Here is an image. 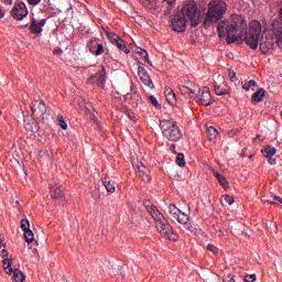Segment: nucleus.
<instances>
[{
	"instance_id": "8",
	"label": "nucleus",
	"mask_w": 282,
	"mask_h": 282,
	"mask_svg": "<svg viewBox=\"0 0 282 282\" xmlns=\"http://www.w3.org/2000/svg\"><path fill=\"white\" fill-rule=\"evenodd\" d=\"M31 110L33 118L36 120H46V118H50V111H47V106H45L43 99L35 100L31 106Z\"/></svg>"
},
{
	"instance_id": "41",
	"label": "nucleus",
	"mask_w": 282,
	"mask_h": 282,
	"mask_svg": "<svg viewBox=\"0 0 282 282\" xmlns=\"http://www.w3.org/2000/svg\"><path fill=\"white\" fill-rule=\"evenodd\" d=\"M30 6H39L41 0H28Z\"/></svg>"
},
{
	"instance_id": "1",
	"label": "nucleus",
	"mask_w": 282,
	"mask_h": 282,
	"mask_svg": "<svg viewBox=\"0 0 282 282\" xmlns=\"http://www.w3.org/2000/svg\"><path fill=\"white\" fill-rule=\"evenodd\" d=\"M217 30L219 39H226L227 36V43H241V41H245L251 50H257L260 45L262 54H268L274 45L272 37L261 36V22L257 20L250 22L248 33V22H246L245 17L239 14H234L229 19L218 22Z\"/></svg>"
},
{
	"instance_id": "18",
	"label": "nucleus",
	"mask_w": 282,
	"mask_h": 282,
	"mask_svg": "<svg viewBox=\"0 0 282 282\" xmlns=\"http://www.w3.org/2000/svg\"><path fill=\"white\" fill-rule=\"evenodd\" d=\"M164 94L170 105H175V102H177V96H175V93L173 91V89L165 87Z\"/></svg>"
},
{
	"instance_id": "30",
	"label": "nucleus",
	"mask_w": 282,
	"mask_h": 282,
	"mask_svg": "<svg viewBox=\"0 0 282 282\" xmlns=\"http://www.w3.org/2000/svg\"><path fill=\"white\" fill-rule=\"evenodd\" d=\"M252 87H257V82H254L252 79L242 85V89H245V91H250V89H252Z\"/></svg>"
},
{
	"instance_id": "42",
	"label": "nucleus",
	"mask_w": 282,
	"mask_h": 282,
	"mask_svg": "<svg viewBox=\"0 0 282 282\" xmlns=\"http://www.w3.org/2000/svg\"><path fill=\"white\" fill-rule=\"evenodd\" d=\"M12 1L13 0H2V3H4V6H12Z\"/></svg>"
},
{
	"instance_id": "24",
	"label": "nucleus",
	"mask_w": 282,
	"mask_h": 282,
	"mask_svg": "<svg viewBox=\"0 0 282 282\" xmlns=\"http://www.w3.org/2000/svg\"><path fill=\"white\" fill-rule=\"evenodd\" d=\"M2 265L7 272V274L9 275H12V261L9 259V258H6L3 261H2Z\"/></svg>"
},
{
	"instance_id": "54",
	"label": "nucleus",
	"mask_w": 282,
	"mask_h": 282,
	"mask_svg": "<svg viewBox=\"0 0 282 282\" xmlns=\"http://www.w3.org/2000/svg\"><path fill=\"white\" fill-rule=\"evenodd\" d=\"M235 77H231V80H234Z\"/></svg>"
},
{
	"instance_id": "40",
	"label": "nucleus",
	"mask_w": 282,
	"mask_h": 282,
	"mask_svg": "<svg viewBox=\"0 0 282 282\" xmlns=\"http://www.w3.org/2000/svg\"><path fill=\"white\" fill-rule=\"evenodd\" d=\"M0 257H2L3 260H4V259H8V257H9L8 250L2 249V251H1V253H0Z\"/></svg>"
},
{
	"instance_id": "21",
	"label": "nucleus",
	"mask_w": 282,
	"mask_h": 282,
	"mask_svg": "<svg viewBox=\"0 0 282 282\" xmlns=\"http://www.w3.org/2000/svg\"><path fill=\"white\" fill-rule=\"evenodd\" d=\"M207 134L210 142H215L219 135V131L213 126L207 127Z\"/></svg>"
},
{
	"instance_id": "37",
	"label": "nucleus",
	"mask_w": 282,
	"mask_h": 282,
	"mask_svg": "<svg viewBox=\"0 0 282 282\" xmlns=\"http://www.w3.org/2000/svg\"><path fill=\"white\" fill-rule=\"evenodd\" d=\"M207 250L209 252H213V254H217V252H219V249L216 246H214V245H208L207 246Z\"/></svg>"
},
{
	"instance_id": "10",
	"label": "nucleus",
	"mask_w": 282,
	"mask_h": 282,
	"mask_svg": "<svg viewBox=\"0 0 282 282\" xmlns=\"http://www.w3.org/2000/svg\"><path fill=\"white\" fill-rule=\"evenodd\" d=\"M214 91L216 96H227L228 85H226V78L223 75H217L214 80Z\"/></svg>"
},
{
	"instance_id": "39",
	"label": "nucleus",
	"mask_w": 282,
	"mask_h": 282,
	"mask_svg": "<svg viewBox=\"0 0 282 282\" xmlns=\"http://www.w3.org/2000/svg\"><path fill=\"white\" fill-rule=\"evenodd\" d=\"M246 282H254L257 281V274H250L245 279Z\"/></svg>"
},
{
	"instance_id": "32",
	"label": "nucleus",
	"mask_w": 282,
	"mask_h": 282,
	"mask_svg": "<svg viewBox=\"0 0 282 282\" xmlns=\"http://www.w3.org/2000/svg\"><path fill=\"white\" fill-rule=\"evenodd\" d=\"M119 40L120 36H118L116 33H108V41H110L112 45H116Z\"/></svg>"
},
{
	"instance_id": "5",
	"label": "nucleus",
	"mask_w": 282,
	"mask_h": 282,
	"mask_svg": "<svg viewBox=\"0 0 282 282\" xmlns=\"http://www.w3.org/2000/svg\"><path fill=\"white\" fill-rule=\"evenodd\" d=\"M169 213H170V219H172V221H178V224H181V226H183L185 230H189V232H197V230L199 229L198 225H195L194 223H189L191 218L188 214L180 210L177 206L170 205Z\"/></svg>"
},
{
	"instance_id": "14",
	"label": "nucleus",
	"mask_w": 282,
	"mask_h": 282,
	"mask_svg": "<svg viewBox=\"0 0 282 282\" xmlns=\"http://www.w3.org/2000/svg\"><path fill=\"white\" fill-rule=\"evenodd\" d=\"M45 23H47V19L36 20L33 18L31 20V25H30L31 34H41L43 32V28L45 26Z\"/></svg>"
},
{
	"instance_id": "6",
	"label": "nucleus",
	"mask_w": 282,
	"mask_h": 282,
	"mask_svg": "<svg viewBox=\"0 0 282 282\" xmlns=\"http://www.w3.org/2000/svg\"><path fill=\"white\" fill-rule=\"evenodd\" d=\"M160 129L166 140H170L171 142H180V139L182 138V131L180 130V127H177V123L173 121V119L161 120Z\"/></svg>"
},
{
	"instance_id": "52",
	"label": "nucleus",
	"mask_w": 282,
	"mask_h": 282,
	"mask_svg": "<svg viewBox=\"0 0 282 282\" xmlns=\"http://www.w3.org/2000/svg\"><path fill=\"white\" fill-rule=\"evenodd\" d=\"M24 28H28V24H25Z\"/></svg>"
},
{
	"instance_id": "23",
	"label": "nucleus",
	"mask_w": 282,
	"mask_h": 282,
	"mask_svg": "<svg viewBox=\"0 0 282 282\" xmlns=\"http://www.w3.org/2000/svg\"><path fill=\"white\" fill-rule=\"evenodd\" d=\"M13 281L15 282H25V275L23 274V272H21V270L15 269L13 272Z\"/></svg>"
},
{
	"instance_id": "51",
	"label": "nucleus",
	"mask_w": 282,
	"mask_h": 282,
	"mask_svg": "<svg viewBox=\"0 0 282 282\" xmlns=\"http://www.w3.org/2000/svg\"><path fill=\"white\" fill-rule=\"evenodd\" d=\"M229 282H235V278L231 276L230 280H229Z\"/></svg>"
},
{
	"instance_id": "7",
	"label": "nucleus",
	"mask_w": 282,
	"mask_h": 282,
	"mask_svg": "<svg viewBox=\"0 0 282 282\" xmlns=\"http://www.w3.org/2000/svg\"><path fill=\"white\" fill-rule=\"evenodd\" d=\"M178 91L182 96H184L187 100H193L197 98L200 87L199 85L193 82H186L185 84L178 85Z\"/></svg>"
},
{
	"instance_id": "46",
	"label": "nucleus",
	"mask_w": 282,
	"mask_h": 282,
	"mask_svg": "<svg viewBox=\"0 0 282 282\" xmlns=\"http://www.w3.org/2000/svg\"><path fill=\"white\" fill-rule=\"evenodd\" d=\"M25 129H26V131H34V129H32V127H30V123H28V124L25 126Z\"/></svg>"
},
{
	"instance_id": "38",
	"label": "nucleus",
	"mask_w": 282,
	"mask_h": 282,
	"mask_svg": "<svg viewBox=\"0 0 282 282\" xmlns=\"http://www.w3.org/2000/svg\"><path fill=\"white\" fill-rule=\"evenodd\" d=\"M137 54H140V56H143V58H149V53L144 48H139Z\"/></svg>"
},
{
	"instance_id": "20",
	"label": "nucleus",
	"mask_w": 282,
	"mask_h": 282,
	"mask_svg": "<svg viewBox=\"0 0 282 282\" xmlns=\"http://www.w3.org/2000/svg\"><path fill=\"white\" fill-rule=\"evenodd\" d=\"M101 182H102L107 193H116V185H113V183H111L109 177H102Z\"/></svg>"
},
{
	"instance_id": "13",
	"label": "nucleus",
	"mask_w": 282,
	"mask_h": 282,
	"mask_svg": "<svg viewBox=\"0 0 282 282\" xmlns=\"http://www.w3.org/2000/svg\"><path fill=\"white\" fill-rule=\"evenodd\" d=\"M105 68H102L99 73H96L87 80L88 85L96 83L99 87H105V83L107 80Z\"/></svg>"
},
{
	"instance_id": "9",
	"label": "nucleus",
	"mask_w": 282,
	"mask_h": 282,
	"mask_svg": "<svg viewBox=\"0 0 282 282\" xmlns=\"http://www.w3.org/2000/svg\"><path fill=\"white\" fill-rule=\"evenodd\" d=\"M10 14L15 21H23L25 17L30 14V11H28V6H25V2H19L18 4L13 6Z\"/></svg>"
},
{
	"instance_id": "26",
	"label": "nucleus",
	"mask_w": 282,
	"mask_h": 282,
	"mask_svg": "<svg viewBox=\"0 0 282 282\" xmlns=\"http://www.w3.org/2000/svg\"><path fill=\"white\" fill-rule=\"evenodd\" d=\"M205 281L206 282H217V281H219V275H217L216 273H213V272H207L205 274Z\"/></svg>"
},
{
	"instance_id": "17",
	"label": "nucleus",
	"mask_w": 282,
	"mask_h": 282,
	"mask_svg": "<svg viewBox=\"0 0 282 282\" xmlns=\"http://www.w3.org/2000/svg\"><path fill=\"white\" fill-rule=\"evenodd\" d=\"M276 154V148L274 147H267L264 150H262L263 158H267L269 160V164H276V160L272 159Z\"/></svg>"
},
{
	"instance_id": "2",
	"label": "nucleus",
	"mask_w": 282,
	"mask_h": 282,
	"mask_svg": "<svg viewBox=\"0 0 282 282\" xmlns=\"http://www.w3.org/2000/svg\"><path fill=\"white\" fill-rule=\"evenodd\" d=\"M191 23L192 28H197L202 18L199 12H197V4L195 2H187L182 12H178L174 15L172 20V30L174 32H183L186 30V24Z\"/></svg>"
},
{
	"instance_id": "44",
	"label": "nucleus",
	"mask_w": 282,
	"mask_h": 282,
	"mask_svg": "<svg viewBox=\"0 0 282 282\" xmlns=\"http://www.w3.org/2000/svg\"><path fill=\"white\" fill-rule=\"evenodd\" d=\"M166 3H169V6H173V3H175V0H164Z\"/></svg>"
},
{
	"instance_id": "36",
	"label": "nucleus",
	"mask_w": 282,
	"mask_h": 282,
	"mask_svg": "<svg viewBox=\"0 0 282 282\" xmlns=\"http://www.w3.org/2000/svg\"><path fill=\"white\" fill-rule=\"evenodd\" d=\"M105 52V46L102 44H97V50L95 51V56H100Z\"/></svg>"
},
{
	"instance_id": "49",
	"label": "nucleus",
	"mask_w": 282,
	"mask_h": 282,
	"mask_svg": "<svg viewBox=\"0 0 282 282\" xmlns=\"http://www.w3.org/2000/svg\"><path fill=\"white\" fill-rule=\"evenodd\" d=\"M254 158V154L249 155V160H252Z\"/></svg>"
},
{
	"instance_id": "56",
	"label": "nucleus",
	"mask_w": 282,
	"mask_h": 282,
	"mask_svg": "<svg viewBox=\"0 0 282 282\" xmlns=\"http://www.w3.org/2000/svg\"><path fill=\"white\" fill-rule=\"evenodd\" d=\"M0 116H1V110H0Z\"/></svg>"
},
{
	"instance_id": "27",
	"label": "nucleus",
	"mask_w": 282,
	"mask_h": 282,
	"mask_svg": "<svg viewBox=\"0 0 282 282\" xmlns=\"http://www.w3.org/2000/svg\"><path fill=\"white\" fill-rule=\"evenodd\" d=\"M274 200L262 199L263 204H275L276 206H282V198L279 196L273 197Z\"/></svg>"
},
{
	"instance_id": "43",
	"label": "nucleus",
	"mask_w": 282,
	"mask_h": 282,
	"mask_svg": "<svg viewBox=\"0 0 282 282\" xmlns=\"http://www.w3.org/2000/svg\"><path fill=\"white\" fill-rule=\"evenodd\" d=\"M6 17V12H3V9L0 8V19H3Z\"/></svg>"
},
{
	"instance_id": "48",
	"label": "nucleus",
	"mask_w": 282,
	"mask_h": 282,
	"mask_svg": "<svg viewBox=\"0 0 282 282\" xmlns=\"http://www.w3.org/2000/svg\"><path fill=\"white\" fill-rule=\"evenodd\" d=\"M229 135H237L238 132H228Z\"/></svg>"
},
{
	"instance_id": "31",
	"label": "nucleus",
	"mask_w": 282,
	"mask_h": 282,
	"mask_svg": "<svg viewBox=\"0 0 282 282\" xmlns=\"http://www.w3.org/2000/svg\"><path fill=\"white\" fill-rule=\"evenodd\" d=\"M223 204H226L227 206H232L235 204V198L230 195L223 196Z\"/></svg>"
},
{
	"instance_id": "15",
	"label": "nucleus",
	"mask_w": 282,
	"mask_h": 282,
	"mask_svg": "<svg viewBox=\"0 0 282 282\" xmlns=\"http://www.w3.org/2000/svg\"><path fill=\"white\" fill-rule=\"evenodd\" d=\"M138 74H139V78H140L141 83H143V85H145V87L153 89V87H154L153 80H151V76L149 75L147 69L142 66H139Z\"/></svg>"
},
{
	"instance_id": "35",
	"label": "nucleus",
	"mask_w": 282,
	"mask_h": 282,
	"mask_svg": "<svg viewBox=\"0 0 282 282\" xmlns=\"http://www.w3.org/2000/svg\"><path fill=\"white\" fill-rule=\"evenodd\" d=\"M149 100H150L151 105H153V107H155V109H160V107H162L160 105V102H158V99L155 98V96L151 95L149 97Z\"/></svg>"
},
{
	"instance_id": "16",
	"label": "nucleus",
	"mask_w": 282,
	"mask_h": 282,
	"mask_svg": "<svg viewBox=\"0 0 282 282\" xmlns=\"http://www.w3.org/2000/svg\"><path fill=\"white\" fill-rule=\"evenodd\" d=\"M50 188H51V194H52L53 199H56L57 204H63V202H65V195H63L61 185H58L57 183L51 184Z\"/></svg>"
},
{
	"instance_id": "45",
	"label": "nucleus",
	"mask_w": 282,
	"mask_h": 282,
	"mask_svg": "<svg viewBox=\"0 0 282 282\" xmlns=\"http://www.w3.org/2000/svg\"><path fill=\"white\" fill-rule=\"evenodd\" d=\"M144 59L147 61V63H149L151 66H153V63L151 62V58H149V55H148V57H144Z\"/></svg>"
},
{
	"instance_id": "3",
	"label": "nucleus",
	"mask_w": 282,
	"mask_h": 282,
	"mask_svg": "<svg viewBox=\"0 0 282 282\" xmlns=\"http://www.w3.org/2000/svg\"><path fill=\"white\" fill-rule=\"evenodd\" d=\"M148 213H150L152 219L155 223V228L162 235L165 237V239H169L170 241H177V235L173 232V227H171V224L164 218V215L160 213L158 207L153 205H148Z\"/></svg>"
},
{
	"instance_id": "22",
	"label": "nucleus",
	"mask_w": 282,
	"mask_h": 282,
	"mask_svg": "<svg viewBox=\"0 0 282 282\" xmlns=\"http://www.w3.org/2000/svg\"><path fill=\"white\" fill-rule=\"evenodd\" d=\"M116 47H118V50H120V52H123L124 54H129V47H127V42H124V40L120 39L117 41V44H115Z\"/></svg>"
},
{
	"instance_id": "47",
	"label": "nucleus",
	"mask_w": 282,
	"mask_h": 282,
	"mask_svg": "<svg viewBox=\"0 0 282 282\" xmlns=\"http://www.w3.org/2000/svg\"><path fill=\"white\" fill-rule=\"evenodd\" d=\"M170 151H172V153H176V152H175V144H172V145L170 147Z\"/></svg>"
},
{
	"instance_id": "25",
	"label": "nucleus",
	"mask_w": 282,
	"mask_h": 282,
	"mask_svg": "<svg viewBox=\"0 0 282 282\" xmlns=\"http://www.w3.org/2000/svg\"><path fill=\"white\" fill-rule=\"evenodd\" d=\"M214 176L216 177V180H218V182L223 186V188H228V181L226 180V177H224L218 172H214Z\"/></svg>"
},
{
	"instance_id": "19",
	"label": "nucleus",
	"mask_w": 282,
	"mask_h": 282,
	"mask_svg": "<svg viewBox=\"0 0 282 282\" xmlns=\"http://www.w3.org/2000/svg\"><path fill=\"white\" fill-rule=\"evenodd\" d=\"M265 96V90L263 88H260L252 95L251 102L252 105H257V102H261L263 100V97Z\"/></svg>"
},
{
	"instance_id": "55",
	"label": "nucleus",
	"mask_w": 282,
	"mask_h": 282,
	"mask_svg": "<svg viewBox=\"0 0 282 282\" xmlns=\"http://www.w3.org/2000/svg\"><path fill=\"white\" fill-rule=\"evenodd\" d=\"M121 276H124V274L121 273Z\"/></svg>"
},
{
	"instance_id": "28",
	"label": "nucleus",
	"mask_w": 282,
	"mask_h": 282,
	"mask_svg": "<svg viewBox=\"0 0 282 282\" xmlns=\"http://www.w3.org/2000/svg\"><path fill=\"white\" fill-rule=\"evenodd\" d=\"M24 239L26 243H32L34 241V232L31 229L24 231Z\"/></svg>"
},
{
	"instance_id": "29",
	"label": "nucleus",
	"mask_w": 282,
	"mask_h": 282,
	"mask_svg": "<svg viewBox=\"0 0 282 282\" xmlns=\"http://www.w3.org/2000/svg\"><path fill=\"white\" fill-rule=\"evenodd\" d=\"M57 121L61 129H63L64 131H67V121H65V117H63V115L57 116Z\"/></svg>"
},
{
	"instance_id": "34",
	"label": "nucleus",
	"mask_w": 282,
	"mask_h": 282,
	"mask_svg": "<svg viewBox=\"0 0 282 282\" xmlns=\"http://www.w3.org/2000/svg\"><path fill=\"white\" fill-rule=\"evenodd\" d=\"M21 230H23L24 232H28V230H30V220L28 219L21 220Z\"/></svg>"
},
{
	"instance_id": "11",
	"label": "nucleus",
	"mask_w": 282,
	"mask_h": 282,
	"mask_svg": "<svg viewBox=\"0 0 282 282\" xmlns=\"http://www.w3.org/2000/svg\"><path fill=\"white\" fill-rule=\"evenodd\" d=\"M200 105H204L205 107H209V105H213L215 102L213 100V95H210V89L208 87L200 88V91L196 96Z\"/></svg>"
},
{
	"instance_id": "53",
	"label": "nucleus",
	"mask_w": 282,
	"mask_h": 282,
	"mask_svg": "<svg viewBox=\"0 0 282 282\" xmlns=\"http://www.w3.org/2000/svg\"><path fill=\"white\" fill-rule=\"evenodd\" d=\"M260 138V135H257V139H259Z\"/></svg>"
},
{
	"instance_id": "12",
	"label": "nucleus",
	"mask_w": 282,
	"mask_h": 282,
	"mask_svg": "<svg viewBox=\"0 0 282 282\" xmlns=\"http://www.w3.org/2000/svg\"><path fill=\"white\" fill-rule=\"evenodd\" d=\"M135 173H138L139 177L142 180V182L149 183L151 182V171L147 165L140 163L134 165Z\"/></svg>"
},
{
	"instance_id": "50",
	"label": "nucleus",
	"mask_w": 282,
	"mask_h": 282,
	"mask_svg": "<svg viewBox=\"0 0 282 282\" xmlns=\"http://www.w3.org/2000/svg\"><path fill=\"white\" fill-rule=\"evenodd\" d=\"M91 119L94 120V122H96V116H91Z\"/></svg>"
},
{
	"instance_id": "4",
	"label": "nucleus",
	"mask_w": 282,
	"mask_h": 282,
	"mask_svg": "<svg viewBox=\"0 0 282 282\" xmlns=\"http://www.w3.org/2000/svg\"><path fill=\"white\" fill-rule=\"evenodd\" d=\"M228 10V4L223 0H215L207 6V11L205 13L204 25L205 28H210L215 25L219 20L226 14Z\"/></svg>"
},
{
	"instance_id": "33",
	"label": "nucleus",
	"mask_w": 282,
	"mask_h": 282,
	"mask_svg": "<svg viewBox=\"0 0 282 282\" xmlns=\"http://www.w3.org/2000/svg\"><path fill=\"white\" fill-rule=\"evenodd\" d=\"M176 164L177 166H181V167L186 166V160L184 159V154L181 153L176 156Z\"/></svg>"
}]
</instances>
